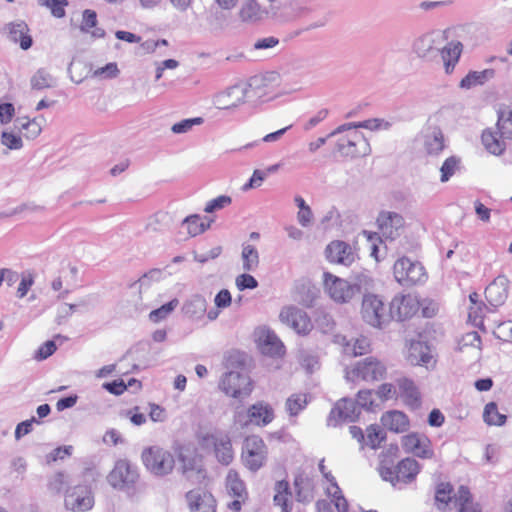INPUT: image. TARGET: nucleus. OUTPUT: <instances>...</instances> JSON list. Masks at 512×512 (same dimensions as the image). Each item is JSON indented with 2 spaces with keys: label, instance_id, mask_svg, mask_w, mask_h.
I'll return each mask as SVG.
<instances>
[{
  "label": "nucleus",
  "instance_id": "obj_16",
  "mask_svg": "<svg viewBox=\"0 0 512 512\" xmlns=\"http://www.w3.org/2000/svg\"><path fill=\"white\" fill-rule=\"evenodd\" d=\"M389 310L391 313L390 319L404 321L417 313L419 303L417 299L410 294L397 295L392 299Z\"/></svg>",
  "mask_w": 512,
  "mask_h": 512
},
{
  "label": "nucleus",
  "instance_id": "obj_21",
  "mask_svg": "<svg viewBox=\"0 0 512 512\" xmlns=\"http://www.w3.org/2000/svg\"><path fill=\"white\" fill-rule=\"evenodd\" d=\"M186 500L191 512H216V501L213 495L202 489L190 490Z\"/></svg>",
  "mask_w": 512,
  "mask_h": 512
},
{
  "label": "nucleus",
  "instance_id": "obj_56",
  "mask_svg": "<svg viewBox=\"0 0 512 512\" xmlns=\"http://www.w3.org/2000/svg\"><path fill=\"white\" fill-rule=\"evenodd\" d=\"M203 118L195 117L181 120L180 122L175 123L171 130L175 134L187 133L190 131L195 125H201L203 123Z\"/></svg>",
  "mask_w": 512,
  "mask_h": 512
},
{
  "label": "nucleus",
  "instance_id": "obj_20",
  "mask_svg": "<svg viewBox=\"0 0 512 512\" xmlns=\"http://www.w3.org/2000/svg\"><path fill=\"white\" fill-rule=\"evenodd\" d=\"M256 337L257 345L263 354L269 356H280L284 353L283 343L270 329H258Z\"/></svg>",
  "mask_w": 512,
  "mask_h": 512
},
{
  "label": "nucleus",
  "instance_id": "obj_4",
  "mask_svg": "<svg viewBox=\"0 0 512 512\" xmlns=\"http://www.w3.org/2000/svg\"><path fill=\"white\" fill-rule=\"evenodd\" d=\"M361 316L364 322L375 328H383L390 322V310L387 309L383 300L375 294L363 295L361 305Z\"/></svg>",
  "mask_w": 512,
  "mask_h": 512
},
{
  "label": "nucleus",
  "instance_id": "obj_14",
  "mask_svg": "<svg viewBox=\"0 0 512 512\" xmlns=\"http://www.w3.org/2000/svg\"><path fill=\"white\" fill-rule=\"evenodd\" d=\"M360 415V408L355 401L348 398L339 400L328 417L329 426H337L339 422H354Z\"/></svg>",
  "mask_w": 512,
  "mask_h": 512
},
{
  "label": "nucleus",
  "instance_id": "obj_18",
  "mask_svg": "<svg viewBox=\"0 0 512 512\" xmlns=\"http://www.w3.org/2000/svg\"><path fill=\"white\" fill-rule=\"evenodd\" d=\"M203 441L208 445L214 446V453L217 460L223 465H229L233 458L234 453L232 449L231 439L227 434L217 433L207 435Z\"/></svg>",
  "mask_w": 512,
  "mask_h": 512
},
{
  "label": "nucleus",
  "instance_id": "obj_11",
  "mask_svg": "<svg viewBox=\"0 0 512 512\" xmlns=\"http://www.w3.org/2000/svg\"><path fill=\"white\" fill-rule=\"evenodd\" d=\"M394 276L397 282L404 286H412L422 282L425 278V271L418 261H411L407 257L398 259L394 264Z\"/></svg>",
  "mask_w": 512,
  "mask_h": 512
},
{
  "label": "nucleus",
  "instance_id": "obj_38",
  "mask_svg": "<svg viewBox=\"0 0 512 512\" xmlns=\"http://www.w3.org/2000/svg\"><path fill=\"white\" fill-rule=\"evenodd\" d=\"M274 504L281 507V512H291V505L288 502L289 483L287 481H278L275 484Z\"/></svg>",
  "mask_w": 512,
  "mask_h": 512
},
{
  "label": "nucleus",
  "instance_id": "obj_53",
  "mask_svg": "<svg viewBox=\"0 0 512 512\" xmlns=\"http://www.w3.org/2000/svg\"><path fill=\"white\" fill-rule=\"evenodd\" d=\"M460 160L455 156L447 158L440 168L441 182H447L459 167Z\"/></svg>",
  "mask_w": 512,
  "mask_h": 512
},
{
  "label": "nucleus",
  "instance_id": "obj_10",
  "mask_svg": "<svg viewBox=\"0 0 512 512\" xmlns=\"http://www.w3.org/2000/svg\"><path fill=\"white\" fill-rule=\"evenodd\" d=\"M137 479V470L127 460L117 461L107 477L113 488L125 491L128 494L134 489Z\"/></svg>",
  "mask_w": 512,
  "mask_h": 512
},
{
  "label": "nucleus",
  "instance_id": "obj_43",
  "mask_svg": "<svg viewBox=\"0 0 512 512\" xmlns=\"http://www.w3.org/2000/svg\"><path fill=\"white\" fill-rule=\"evenodd\" d=\"M308 404V396L305 393L292 394L286 400V411L290 416L298 415Z\"/></svg>",
  "mask_w": 512,
  "mask_h": 512
},
{
  "label": "nucleus",
  "instance_id": "obj_44",
  "mask_svg": "<svg viewBox=\"0 0 512 512\" xmlns=\"http://www.w3.org/2000/svg\"><path fill=\"white\" fill-rule=\"evenodd\" d=\"M369 341L365 337L351 339L344 344L343 351L349 356H359L369 350Z\"/></svg>",
  "mask_w": 512,
  "mask_h": 512
},
{
  "label": "nucleus",
  "instance_id": "obj_27",
  "mask_svg": "<svg viewBox=\"0 0 512 512\" xmlns=\"http://www.w3.org/2000/svg\"><path fill=\"white\" fill-rule=\"evenodd\" d=\"M382 425L395 433H403L409 429L410 422L407 415L398 410L385 412L381 417Z\"/></svg>",
  "mask_w": 512,
  "mask_h": 512
},
{
  "label": "nucleus",
  "instance_id": "obj_62",
  "mask_svg": "<svg viewBox=\"0 0 512 512\" xmlns=\"http://www.w3.org/2000/svg\"><path fill=\"white\" fill-rule=\"evenodd\" d=\"M41 5H46L51 9V13L53 16L57 18H61L65 15L64 5H67V1H59V0H39Z\"/></svg>",
  "mask_w": 512,
  "mask_h": 512
},
{
  "label": "nucleus",
  "instance_id": "obj_34",
  "mask_svg": "<svg viewBox=\"0 0 512 512\" xmlns=\"http://www.w3.org/2000/svg\"><path fill=\"white\" fill-rule=\"evenodd\" d=\"M420 471L419 463L413 458H405L397 465L399 482L405 484L412 482Z\"/></svg>",
  "mask_w": 512,
  "mask_h": 512
},
{
  "label": "nucleus",
  "instance_id": "obj_24",
  "mask_svg": "<svg viewBox=\"0 0 512 512\" xmlns=\"http://www.w3.org/2000/svg\"><path fill=\"white\" fill-rule=\"evenodd\" d=\"M326 258L331 263H337L344 266L351 265L355 260V255L349 244L343 241L331 242L325 250Z\"/></svg>",
  "mask_w": 512,
  "mask_h": 512
},
{
  "label": "nucleus",
  "instance_id": "obj_37",
  "mask_svg": "<svg viewBox=\"0 0 512 512\" xmlns=\"http://www.w3.org/2000/svg\"><path fill=\"white\" fill-rule=\"evenodd\" d=\"M226 489L229 495L234 498L247 499V492L243 481L237 472L230 470L226 477Z\"/></svg>",
  "mask_w": 512,
  "mask_h": 512
},
{
  "label": "nucleus",
  "instance_id": "obj_61",
  "mask_svg": "<svg viewBox=\"0 0 512 512\" xmlns=\"http://www.w3.org/2000/svg\"><path fill=\"white\" fill-rule=\"evenodd\" d=\"M236 286L240 291L246 289H255L258 287V281L252 275L243 273L237 276Z\"/></svg>",
  "mask_w": 512,
  "mask_h": 512
},
{
  "label": "nucleus",
  "instance_id": "obj_41",
  "mask_svg": "<svg viewBox=\"0 0 512 512\" xmlns=\"http://www.w3.org/2000/svg\"><path fill=\"white\" fill-rule=\"evenodd\" d=\"M55 78L44 68L38 69L30 79L31 88L43 90L55 86Z\"/></svg>",
  "mask_w": 512,
  "mask_h": 512
},
{
  "label": "nucleus",
  "instance_id": "obj_57",
  "mask_svg": "<svg viewBox=\"0 0 512 512\" xmlns=\"http://www.w3.org/2000/svg\"><path fill=\"white\" fill-rule=\"evenodd\" d=\"M33 284H34L33 273H31L29 271L23 272L20 277V283L17 288L16 296L19 299L24 298L27 295L29 289L33 286Z\"/></svg>",
  "mask_w": 512,
  "mask_h": 512
},
{
  "label": "nucleus",
  "instance_id": "obj_36",
  "mask_svg": "<svg viewBox=\"0 0 512 512\" xmlns=\"http://www.w3.org/2000/svg\"><path fill=\"white\" fill-rule=\"evenodd\" d=\"M493 69H485L483 71H470L461 81L459 87L462 89H471L478 85H483L486 81L494 76Z\"/></svg>",
  "mask_w": 512,
  "mask_h": 512
},
{
  "label": "nucleus",
  "instance_id": "obj_9",
  "mask_svg": "<svg viewBox=\"0 0 512 512\" xmlns=\"http://www.w3.org/2000/svg\"><path fill=\"white\" fill-rule=\"evenodd\" d=\"M385 375L386 366L380 360L372 356L358 361L352 369L346 371V378L350 381H380L385 378Z\"/></svg>",
  "mask_w": 512,
  "mask_h": 512
},
{
  "label": "nucleus",
  "instance_id": "obj_28",
  "mask_svg": "<svg viewBox=\"0 0 512 512\" xmlns=\"http://www.w3.org/2000/svg\"><path fill=\"white\" fill-rule=\"evenodd\" d=\"M400 397L411 409H418L421 406V398L415 383L408 378L398 380Z\"/></svg>",
  "mask_w": 512,
  "mask_h": 512
},
{
  "label": "nucleus",
  "instance_id": "obj_13",
  "mask_svg": "<svg viewBox=\"0 0 512 512\" xmlns=\"http://www.w3.org/2000/svg\"><path fill=\"white\" fill-rule=\"evenodd\" d=\"M403 449L407 453H411L422 459H431L434 456L430 439L420 433H410L402 437L401 441Z\"/></svg>",
  "mask_w": 512,
  "mask_h": 512
},
{
  "label": "nucleus",
  "instance_id": "obj_49",
  "mask_svg": "<svg viewBox=\"0 0 512 512\" xmlns=\"http://www.w3.org/2000/svg\"><path fill=\"white\" fill-rule=\"evenodd\" d=\"M16 127L22 130H26L25 136L30 139L36 138L41 133V126L35 119L27 120L17 118L15 121Z\"/></svg>",
  "mask_w": 512,
  "mask_h": 512
},
{
  "label": "nucleus",
  "instance_id": "obj_60",
  "mask_svg": "<svg viewBox=\"0 0 512 512\" xmlns=\"http://www.w3.org/2000/svg\"><path fill=\"white\" fill-rule=\"evenodd\" d=\"M493 335L502 341H512V321L500 323L493 331Z\"/></svg>",
  "mask_w": 512,
  "mask_h": 512
},
{
  "label": "nucleus",
  "instance_id": "obj_35",
  "mask_svg": "<svg viewBox=\"0 0 512 512\" xmlns=\"http://www.w3.org/2000/svg\"><path fill=\"white\" fill-rule=\"evenodd\" d=\"M241 260L242 269L244 271H255L260 263V256L257 248L252 244L244 242L242 244Z\"/></svg>",
  "mask_w": 512,
  "mask_h": 512
},
{
  "label": "nucleus",
  "instance_id": "obj_33",
  "mask_svg": "<svg viewBox=\"0 0 512 512\" xmlns=\"http://www.w3.org/2000/svg\"><path fill=\"white\" fill-rule=\"evenodd\" d=\"M424 148L429 155H438L444 149V136L438 127L427 129L424 134Z\"/></svg>",
  "mask_w": 512,
  "mask_h": 512
},
{
  "label": "nucleus",
  "instance_id": "obj_63",
  "mask_svg": "<svg viewBox=\"0 0 512 512\" xmlns=\"http://www.w3.org/2000/svg\"><path fill=\"white\" fill-rule=\"evenodd\" d=\"M119 74V69L117 64L114 62L106 64L104 67L98 68L94 71V77H102L106 79H112L117 77Z\"/></svg>",
  "mask_w": 512,
  "mask_h": 512
},
{
  "label": "nucleus",
  "instance_id": "obj_54",
  "mask_svg": "<svg viewBox=\"0 0 512 512\" xmlns=\"http://www.w3.org/2000/svg\"><path fill=\"white\" fill-rule=\"evenodd\" d=\"M481 337L477 331H471L466 334H464L459 343H458V349L462 351L465 347H474L477 348L479 351L481 350Z\"/></svg>",
  "mask_w": 512,
  "mask_h": 512
},
{
  "label": "nucleus",
  "instance_id": "obj_45",
  "mask_svg": "<svg viewBox=\"0 0 512 512\" xmlns=\"http://www.w3.org/2000/svg\"><path fill=\"white\" fill-rule=\"evenodd\" d=\"M455 503L459 506V512H480L477 507H473L470 491L465 486L459 487L455 495Z\"/></svg>",
  "mask_w": 512,
  "mask_h": 512
},
{
  "label": "nucleus",
  "instance_id": "obj_23",
  "mask_svg": "<svg viewBox=\"0 0 512 512\" xmlns=\"http://www.w3.org/2000/svg\"><path fill=\"white\" fill-rule=\"evenodd\" d=\"M509 280L504 275H499L485 290V298L493 307H499L505 303L508 297Z\"/></svg>",
  "mask_w": 512,
  "mask_h": 512
},
{
  "label": "nucleus",
  "instance_id": "obj_8",
  "mask_svg": "<svg viewBox=\"0 0 512 512\" xmlns=\"http://www.w3.org/2000/svg\"><path fill=\"white\" fill-rule=\"evenodd\" d=\"M219 387L226 395L242 399L251 394L253 383L245 372L232 370L221 377Z\"/></svg>",
  "mask_w": 512,
  "mask_h": 512
},
{
  "label": "nucleus",
  "instance_id": "obj_64",
  "mask_svg": "<svg viewBox=\"0 0 512 512\" xmlns=\"http://www.w3.org/2000/svg\"><path fill=\"white\" fill-rule=\"evenodd\" d=\"M99 302V297L96 294H89L78 300L79 309L81 312H89L96 308Z\"/></svg>",
  "mask_w": 512,
  "mask_h": 512
},
{
  "label": "nucleus",
  "instance_id": "obj_12",
  "mask_svg": "<svg viewBox=\"0 0 512 512\" xmlns=\"http://www.w3.org/2000/svg\"><path fill=\"white\" fill-rule=\"evenodd\" d=\"M64 505L73 512H86L94 506L92 490L87 485H77L66 491Z\"/></svg>",
  "mask_w": 512,
  "mask_h": 512
},
{
  "label": "nucleus",
  "instance_id": "obj_2",
  "mask_svg": "<svg viewBox=\"0 0 512 512\" xmlns=\"http://www.w3.org/2000/svg\"><path fill=\"white\" fill-rule=\"evenodd\" d=\"M141 458L147 471L156 477L169 475L175 467L173 454L160 446L145 448Z\"/></svg>",
  "mask_w": 512,
  "mask_h": 512
},
{
  "label": "nucleus",
  "instance_id": "obj_6",
  "mask_svg": "<svg viewBox=\"0 0 512 512\" xmlns=\"http://www.w3.org/2000/svg\"><path fill=\"white\" fill-rule=\"evenodd\" d=\"M324 289L327 294L337 303H347L355 295L361 292L362 281L350 283L347 280L339 278L329 272L323 274Z\"/></svg>",
  "mask_w": 512,
  "mask_h": 512
},
{
  "label": "nucleus",
  "instance_id": "obj_48",
  "mask_svg": "<svg viewBox=\"0 0 512 512\" xmlns=\"http://www.w3.org/2000/svg\"><path fill=\"white\" fill-rule=\"evenodd\" d=\"M296 497L299 502H310L313 499L311 485L308 481L302 478H296L295 482Z\"/></svg>",
  "mask_w": 512,
  "mask_h": 512
},
{
  "label": "nucleus",
  "instance_id": "obj_17",
  "mask_svg": "<svg viewBox=\"0 0 512 512\" xmlns=\"http://www.w3.org/2000/svg\"><path fill=\"white\" fill-rule=\"evenodd\" d=\"M377 225L385 239L394 240L404 227V219L396 212L382 211L377 217Z\"/></svg>",
  "mask_w": 512,
  "mask_h": 512
},
{
  "label": "nucleus",
  "instance_id": "obj_3",
  "mask_svg": "<svg viewBox=\"0 0 512 512\" xmlns=\"http://www.w3.org/2000/svg\"><path fill=\"white\" fill-rule=\"evenodd\" d=\"M273 419V408L263 401L256 402L247 409H238L234 414V423L240 428H247L250 425L264 427Z\"/></svg>",
  "mask_w": 512,
  "mask_h": 512
},
{
  "label": "nucleus",
  "instance_id": "obj_15",
  "mask_svg": "<svg viewBox=\"0 0 512 512\" xmlns=\"http://www.w3.org/2000/svg\"><path fill=\"white\" fill-rule=\"evenodd\" d=\"M443 40V32L434 31L427 33L414 41L413 49L420 58L432 59L437 53H439L440 45Z\"/></svg>",
  "mask_w": 512,
  "mask_h": 512
},
{
  "label": "nucleus",
  "instance_id": "obj_40",
  "mask_svg": "<svg viewBox=\"0 0 512 512\" xmlns=\"http://www.w3.org/2000/svg\"><path fill=\"white\" fill-rule=\"evenodd\" d=\"M483 420L489 426H503L506 423L507 416L499 413L495 402H489L484 407Z\"/></svg>",
  "mask_w": 512,
  "mask_h": 512
},
{
  "label": "nucleus",
  "instance_id": "obj_22",
  "mask_svg": "<svg viewBox=\"0 0 512 512\" xmlns=\"http://www.w3.org/2000/svg\"><path fill=\"white\" fill-rule=\"evenodd\" d=\"M178 460L180 462L179 470L186 479L192 480L196 478V480L199 481L200 478L203 477L202 466L193 452L180 449L178 452Z\"/></svg>",
  "mask_w": 512,
  "mask_h": 512
},
{
  "label": "nucleus",
  "instance_id": "obj_32",
  "mask_svg": "<svg viewBox=\"0 0 512 512\" xmlns=\"http://www.w3.org/2000/svg\"><path fill=\"white\" fill-rule=\"evenodd\" d=\"M392 124L385 120L380 118H374L365 120L358 123H346L343 125L338 126L334 131L330 133V136H335L341 133H344L346 129H352V128H365L369 130H388Z\"/></svg>",
  "mask_w": 512,
  "mask_h": 512
},
{
  "label": "nucleus",
  "instance_id": "obj_19",
  "mask_svg": "<svg viewBox=\"0 0 512 512\" xmlns=\"http://www.w3.org/2000/svg\"><path fill=\"white\" fill-rule=\"evenodd\" d=\"M281 321L292 327L299 334H307L312 324L307 314L297 307H286L279 315Z\"/></svg>",
  "mask_w": 512,
  "mask_h": 512
},
{
  "label": "nucleus",
  "instance_id": "obj_1",
  "mask_svg": "<svg viewBox=\"0 0 512 512\" xmlns=\"http://www.w3.org/2000/svg\"><path fill=\"white\" fill-rule=\"evenodd\" d=\"M265 86V78L255 75L247 82L232 85L213 96L212 103L217 109L233 110L244 104L247 99L260 97V90Z\"/></svg>",
  "mask_w": 512,
  "mask_h": 512
},
{
  "label": "nucleus",
  "instance_id": "obj_51",
  "mask_svg": "<svg viewBox=\"0 0 512 512\" xmlns=\"http://www.w3.org/2000/svg\"><path fill=\"white\" fill-rule=\"evenodd\" d=\"M67 484V476L64 472H56L47 482L48 490L53 494H59Z\"/></svg>",
  "mask_w": 512,
  "mask_h": 512
},
{
  "label": "nucleus",
  "instance_id": "obj_47",
  "mask_svg": "<svg viewBox=\"0 0 512 512\" xmlns=\"http://www.w3.org/2000/svg\"><path fill=\"white\" fill-rule=\"evenodd\" d=\"M178 304H179L178 299H176V298L172 299L168 303H166V304L162 305L161 307L151 311L150 314H149V319L152 322L157 323V322L167 318L168 315L170 313H172L174 311V309L178 306Z\"/></svg>",
  "mask_w": 512,
  "mask_h": 512
},
{
  "label": "nucleus",
  "instance_id": "obj_58",
  "mask_svg": "<svg viewBox=\"0 0 512 512\" xmlns=\"http://www.w3.org/2000/svg\"><path fill=\"white\" fill-rule=\"evenodd\" d=\"M232 202V199L230 196L227 195H220L212 200H210L205 208L204 211L206 213H213L217 210L223 209L226 206L230 205Z\"/></svg>",
  "mask_w": 512,
  "mask_h": 512
},
{
  "label": "nucleus",
  "instance_id": "obj_30",
  "mask_svg": "<svg viewBox=\"0 0 512 512\" xmlns=\"http://www.w3.org/2000/svg\"><path fill=\"white\" fill-rule=\"evenodd\" d=\"M207 309V301L204 296L194 294L185 300L182 306L183 314L192 320H200L203 318Z\"/></svg>",
  "mask_w": 512,
  "mask_h": 512
},
{
  "label": "nucleus",
  "instance_id": "obj_26",
  "mask_svg": "<svg viewBox=\"0 0 512 512\" xmlns=\"http://www.w3.org/2000/svg\"><path fill=\"white\" fill-rule=\"evenodd\" d=\"M268 16V10L262 7L257 0H242L239 18L245 23H257Z\"/></svg>",
  "mask_w": 512,
  "mask_h": 512
},
{
  "label": "nucleus",
  "instance_id": "obj_5",
  "mask_svg": "<svg viewBox=\"0 0 512 512\" xmlns=\"http://www.w3.org/2000/svg\"><path fill=\"white\" fill-rule=\"evenodd\" d=\"M268 448L263 439L257 435L245 438L242 446L241 461L251 472H256L267 461Z\"/></svg>",
  "mask_w": 512,
  "mask_h": 512
},
{
  "label": "nucleus",
  "instance_id": "obj_52",
  "mask_svg": "<svg viewBox=\"0 0 512 512\" xmlns=\"http://www.w3.org/2000/svg\"><path fill=\"white\" fill-rule=\"evenodd\" d=\"M497 128L501 137L512 139V111L499 115Z\"/></svg>",
  "mask_w": 512,
  "mask_h": 512
},
{
  "label": "nucleus",
  "instance_id": "obj_46",
  "mask_svg": "<svg viewBox=\"0 0 512 512\" xmlns=\"http://www.w3.org/2000/svg\"><path fill=\"white\" fill-rule=\"evenodd\" d=\"M386 438L384 431L377 425H370L366 429L364 445L376 449L380 446L381 442Z\"/></svg>",
  "mask_w": 512,
  "mask_h": 512
},
{
  "label": "nucleus",
  "instance_id": "obj_25",
  "mask_svg": "<svg viewBox=\"0 0 512 512\" xmlns=\"http://www.w3.org/2000/svg\"><path fill=\"white\" fill-rule=\"evenodd\" d=\"M11 42L19 43L23 50L32 46V37L29 35L28 25L24 21H16L7 24L4 28Z\"/></svg>",
  "mask_w": 512,
  "mask_h": 512
},
{
  "label": "nucleus",
  "instance_id": "obj_39",
  "mask_svg": "<svg viewBox=\"0 0 512 512\" xmlns=\"http://www.w3.org/2000/svg\"><path fill=\"white\" fill-rule=\"evenodd\" d=\"M210 224L211 221L205 223L197 214L187 216L182 221V226L186 227L187 234L191 237H195L205 232L210 227Z\"/></svg>",
  "mask_w": 512,
  "mask_h": 512
},
{
  "label": "nucleus",
  "instance_id": "obj_42",
  "mask_svg": "<svg viewBox=\"0 0 512 512\" xmlns=\"http://www.w3.org/2000/svg\"><path fill=\"white\" fill-rule=\"evenodd\" d=\"M498 132L484 131L482 134V143L485 148L494 155H500L505 149V142L502 137L497 136Z\"/></svg>",
  "mask_w": 512,
  "mask_h": 512
},
{
  "label": "nucleus",
  "instance_id": "obj_31",
  "mask_svg": "<svg viewBox=\"0 0 512 512\" xmlns=\"http://www.w3.org/2000/svg\"><path fill=\"white\" fill-rule=\"evenodd\" d=\"M411 365H426L432 356L429 347L421 341H412L407 350L406 356Z\"/></svg>",
  "mask_w": 512,
  "mask_h": 512
},
{
  "label": "nucleus",
  "instance_id": "obj_59",
  "mask_svg": "<svg viewBox=\"0 0 512 512\" xmlns=\"http://www.w3.org/2000/svg\"><path fill=\"white\" fill-rule=\"evenodd\" d=\"M1 144L11 150H19L23 147L21 137L7 131H3L1 134Z\"/></svg>",
  "mask_w": 512,
  "mask_h": 512
},
{
  "label": "nucleus",
  "instance_id": "obj_50",
  "mask_svg": "<svg viewBox=\"0 0 512 512\" xmlns=\"http://www.w3.org/2000/svg\"><path fill=\"white\" fill-rule=\"evenodd\" d=\"M379 473L383 480L390 482L393 486L399 483L397 466L394 467L392 464L387 463L386 460L381 461Z\"/></svg>",
  "mask_w": 512,
  "mask_h": 512
},
{
  "label": "nucleus",
  "instance_id": "obj_7",
  "mask_svg": "<svg viewBox=\"0 0 512 512\" xmlns=\"http://www.w3.org/2000/svg\"><path fill=\"white\" fill-rule=\"evenodd\" d=\"M346 135L338 139L337 151L344 157L356 158L365 157L371 153V147L363 133L357 128L346 129Z\"/></svg>",
  "mask_w": 512,
  "mask_h": 512
},
{
  "label": "nucleus",
  "instance_id": "obj_29",
  "mask_svg": "<svg viewBox=\"0 0 512 512\" xmlns=\"http://www.w3.org/2000/svg\"><path fill=\"white\" fill-rule=\"evenodd\" d=\"M463 45L459 41H451L445 46L440 45V54L444 62L445 72L452 73L455 65L458 63L461 56Z\"/></svg>",
  "mask_w": 512,
  "mask_h": 512
},
{
  "label": "nucleus",
  "instance_id": "obj_55",
  "mask_svg": "<svg viewBox=\"0 0 512 512\" xmlns=\"http://www.w3.org/2000/svg\"><path fill=\"white\" fill-rule=\"evenodd\" d=\"M452 486L449 483H440L437 486L435 500L439 509L444 508L451 501Z\"/></svg>",
  "mask_w": 512,
  "mask_h": 512
}]
</instances>
